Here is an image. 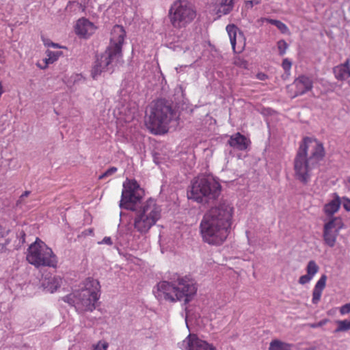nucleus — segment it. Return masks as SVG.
Returning a JSON list of instances; mask_svg holds the SVG:
<instances>
[{
	"instance_id": "nucleus-1",
	"label": "nucleus",
	"mask_w": 350,
	"mask_h": 350,
	"mask_svg": "<svg viewBox=\"0 0 350 350\" xmlns=\"http://www.w3.org/2000/svg\"><path fill=\"white\" fill-rule=\"evenodd\" d=\"M234 215V207L226 200L220 201L203 216L200 224V234L204 243L221 245L228 237Z\"/></svg>"
},
{
	"instance_id": "nucleus-2",
	"label": "nucleus",
	"mask_w": 350,
	"mask_h": 350,
	"mask_svg": "<svg viewBox=\"0 0 350 350\" xmlns=\"http://www.w3.org/2000/svg\"><path fill=\"white\" fill-rule=\"evenodd\" d=\"M126 31L121 25L113 26L111 31L109 44L105 51L98 55L92 70V76L96 79L102 72H107L122 62V45Z\"/></svg>"
},
{
	"instance_id": "nucleus-3",
	"label": "nucleus",
	"mask_w": 350,
	"mask_h": 350,
	"mask_svg": "<svg viewBox=\"0 0 350 350\" xmlns=\"http://www.w3.org/2000/svg\"><path fill=\"white\" fill-rule=\"evenodd\" d=\"M171 282L161 281L157 284L156 297L171 302L184 300L191 301L197 292L196 283L190 275L181 276L175 274Z\"/></svg>"
},
{
	"instance_id": "nucleus-4",
	"label": "nucleus",
	"mask_w": 350,
	"mask_h": 350,
	"mask_svg": "<svg viewBox=\"0 0 350 350\" xmlns=\"http://www.w3.org/2000/svg\"><path fill=\"white\" fill-rule=\"evenodd\" d=\"M175 114L172 106L164 100L152 101L146 111V125L152 133H165Z\"/></svg>"
},
{
	"instance_id": "nucleus-5",
	"label": "nucleus",
	"mask_w": 350,
	"mask_h": 350,
	"mask_svg": "<svg viewBox=\"0 0 350 350\" xmlns=\"http://www.w3.org/2000/svg\"><path fill=\"white\" fill-rule=\"evenodd\" d=\"M221 190V185L213 178L200 176L193 181L188 197L197 202H208L211 200H216Z\"/></svg>"
},
{
	"instance_id": "nucleus-6",
	"label": "nucleus",
	"mask_w": 350,
	"mask_h": 350,
	"mask_svg": "<svg viewBox=\"0 0 350 350\" xmlns=\"http://www.w3.org/2000/svg\"><path fill=\"white\" fill-rule=\"evenodd\" d=\"M161 217V207L155 200L149 198L137 212L134 219V228L140 234H146Z\"/></svg>"
},
{
	"instance_id": "nucleus-7",
	"label": "nucleus",
	"mask_w": 350,
	"mask_h": 350,
	"mask_svg": "<svg viewBox=\"0 0 350 350\" xmlns=\"http://www.w3.org/2000/svg\"><path fill=\"white\" fill-rule=\"evenodd\" d=\"M26 259L29 263L37 268L40 267L55 268L58 263L57 257L52 249L39 238L29 245Z\"/></svg>"
},
{
	"instance_id": "nucleus-8",
	"label": "nucleus",
	"mask_w": 350,
	"mask_h": 350,
	"mask_svg": "<svg viewBox=\"0 0 350 350\" xmlns=\"http://www.w3.org/2000/svg\"><path fill=\"white\" fill-rule=\"evenodd\" d=\"M168 16L172 27L180 29L185 27L194 20L196 11L189 1L177 0L172 5Z\"/></svg>"
},
{
	"instance_id": "nucleus-9",
	"label": "nucleus",
	"mask_w": 350,
	"mask_h": 350,
	"mask_svg": "<svg viewBox=\"0 0 350 350\" xmlns=\"http://www.w3.org/2000/svg\"><path fill=\"white\" fill-rule=\"evenodd\" d=\"M100 283L92 278L84 282V287L77 294L76 308L81 312L92 311L96 308V303L100 298Z\"/></svg>"
},
{
	"instance_id": "nucleus-10",
	"label": "nucleus",
	"mask_w": 350,
	"mask_h": 350,
	"mask_svg": "<svg viewBox=\"0 0 350 350\" xmlns=\"http://www.w3.org/2000/svg\"><path fill=\"white\" fill-rule=\"evenodd\" d=\"M144 194V191L135 179L126 178L123 183L120 206L127 210L134 211L136 204L141 201Z\"/></svg>"
},
{
	"instance_id": "nucleus-11",
	"label": "nucleus",
	"mask_w": 350,
	"mask_h": 350,
	"mask_svg": "<svg viewBox=\"0 0 350 350\" xmlns=\"http://www.w3.org/2000/svg\"><path fill=\"white\" fill-rule=\"evenodd\" d=\"M297 154L308 157L311 162L318 163L325 156L323 144L312 137H304L301 143Z\"/></svg>"
},
{
	"instance_id": "nucleus-12",
	"label": "nucleus",
	"mask_w": 350,
	"mask_h": 350,
	"mask_svg": "<svg viewBox=\"0 0 350 350\" xmlns=\"http://www.w3.org/2000/svg\"><path fill=\"white\" fill-rule=\"evenodd\" d=\"M317 165L314 162H311L308 157L297 153L294 159L295 179L306 185L310 180L312 169Z\"/></svg>"
},
{
	"instance_id": "nucleus-13",
	"label": "nucleus",
	"mask_w": 350,
	"mask_h": 350,
	"mask_svg": "<svg viewBox=\"0 0 350 350\" xmlns=\"http://www.w3.org/2000/svg\"><path fill=\"white\" fill-rule=\"evenodd\" d=\"M345 227L340 217H332L325 221L323 230V238L325 244L333 247L336 242L340 231Z\"/></svg>"
},
{
	"instance_id": "nucleus-14",
	"label": "nucleus",
	"mask_w": 350,
	"mask_h": 350,
	"mask_svg": "<svg viewBox=\"0 0 350 350\" xmlns=\"http://www.w3.org/2000/svg\"><path fill=\"white\" fill-rule=\"evenodd\" d=\"M230 44L232 50L236 53H241L245 46V38L243 32L239 31L238 27L234 24H230L226 26Z\"/></svg>"
},
{
	"instance_id": "nucleus-15",
	"label": "nucleus",
	"mask_w": 350,
	"mask_h": 350,
	"mask_svg": "<svg viewBox=\"0 0 350 350\" xmlns=\"http://www.w3.org/2000/svg\"><path fill=\"white\" fill-rule=\"evenodd\" d=\"M183 350H217L206 341L199 338L196 334H189L183 341Z\"/></svg>"
},
{
	"instance_id": "nucleus-16",
	"label": "nucleus",
	"mask_w": 350,
	"mask_h": 350,
	"mask_svg": "<svg viewBox=\"0 0 350 350\" xmlns=\"http://www.w3.org/2000/svg\"><path fill=\"white\" fill-rule=\"evenodd\" d=\"M296 88L295 96H300L312 90L313 88L312 79L306 75L298 77L294 81Z\"/></svg>"
},
{
	"instance_id": "nucleus-17",
	"label": "nucleus",
	"mask_w": 350,
	"mask_h": 350,
	"mask_svg": "<svg viewBox=\"0 0 350 350\" xmlns=\"http://www.w3.org/2000/svg\"><path fill=\"white\" fill-rule=\"evenodd\" d=\"M228 144L230 147L243 151L247 149L251 142L250 139L238 132L230 137Z\"/></svg>"
},
{
	"instance_id": "nucleus-18",
	"label": "nucleus",
	"mask_w": 350,
	"mask_h": 350,
	"mask_svg": "<svg viewBox=\"0 0 350 350\" xmlns=\"http://www.w3.org/2000/svg\"><path fill=\"white\" fill-rule=\"evenodd\" d=\"M94 25L85 18H81L77 21L75 32L77 35L82 37H89L94 33L95 31Z\"/></svg>"
},
{
	"instance_id": "nucleus-19",
	"label": "nucleus",
	"mask_w": 350,
	"mask_h": 350,
	"mask_svg": "<svg viewBox=\"0 0 350 350\" xmlns=\"http://www.w3.org/2000/svg\"><path fill=\"white\" fill-rule=\"evenodd\" d=\"M335 78L338 81H345L350 77V59H347L342 64L333 68Z\"/></svg>"
},
{
	"instance_id": "nucleus-20",
	"label": "nucleus",
	"mask_w": 350,
	"mask_h": 350,
	"mask_svg": "<svg viewBox=\"0 0 350 350\" xmlns=\"http://www.w3.org/2000/svg\"><path fill=\"white\" fill-rule=\"evenodd\" d=\"M326 281H327V276L326 275L323 274L321 276L319 280L316 283L313 291H312V302L314 304H317L321 297V295L323 293V291L324 290L325 286H326Z\"/></svg>"
},
{
	"instance_id": "nucleus-21",
	"label": "nucleus",
	"mask_w": 350,
	"mask_h": 350,
	"mask_svg": "<svg viewBox=\"0 0 350 350\" xmlns=\"http://www.w3.org/2000/svg\"><path fill=\"white\" fill-rule=\"evenodd\" d=\"M341 204V201L338 196L336 195L334 198L325 204L323 207L324 213L326 215L333 217V215L338 211Z\"/></svg>"
},
{
	"instance_id": "nucleus-22",
	"label": "nucleus",
	"mask_w": 350,
	"mask_h": 350,
	"mask_svg": "<svg viewBox=\"0 0 350 350\" xmlns=\"http://www.w3.org/2000/svg\"><path fill=\"white\" fill-rule=\"evenodd\" d=\"M234 0H220L217 6V14L219 16L229 14L234 8Z\"/></svg>"
},
{
	"instance_id": "nucleus-23",
	"label": "nucleus",
	"mask_w": 350,
	"mask_h": 350,
	"mask_svg": "<svg viewBox=\"0 0 350 350\" xmlns=\"http://www.w3.org/2000/svg\"><path fill=\"white\" fill-rule=\"evenodd\" d=\"M62 284V278L59 275H55L49 279L47 284L44 283L45 286L50 293H53L56 291Z\"/></svg>"
},
{
	"instance_id": "nucleus-24",
	"label": "nucleus",
	"mask_w": 350,
	"mask_h": 350,
	"mask_svg": "<svg viewBox=\"0 0 350 350\" xmlns=\"http://www.w3.org/2000/svg\"><path fill=\"white\" fill-rule=\"evenodd\" d=\"M269 350H291V345L279 340H273L270 342Z\"/></svg>"
},
{
	"instance_id": "nucleus-25",
	"label": "nucleus",
	"mask_w": 350,
	"mask_h": 350,
	"mask_svg": "<svg viewBox=\"0 0 350 350\" xmlns=\"http://www.w3.org/2000/svg\"><path fill=\"white\" fill-rule=\"evenodd\" d=\"M319 267L314 260H310L306 266L307 275L311 278H314L316 273H318Z\"/></svg>"
},
{
	"instance_id": "nucleus-26",
	"label": "nucleus",
	"mask_w": 350,
	"mask_h": 350,
	"mask_svg": "<svg viewBox=\"0 0 350 350\" xmlns=\"http://www.w3.org/2000/svg\"><path fill=\"white\" fill-rule=\"evenodd\" d=\"M62 54V53L60 51H51L48 50L46 51L47 58L45 59L46 64L53 63Z\"/></svg>"
},
{
	"instance_id": "nucleus-27",
	"label": "nucleus",
	"mask_w": 350,
	"mask_h": 350,
	"mask_svg": "<svg viewBox=\"0 0 350 350\" xmlns=\"http://www.w3.org/2000/svg\"><path fill=\"white\" fill-rule=\"evenodd\" d=\"M336 323L338 327L335 329V332H345L350 329V321L340 320L337 321Z\"/></svg>"
},
{
	"instance_id": "nucleus-28",
	"label": "nucleus",
	"mask_w": 350,
	"mask_h": 350,
	"mask_svg": "<svg viewBox=\"0 0 350 350\" xmlns=\"http://www.w3.org/2000/svg\"><path fill=\"white\" fill-rule=\"evenodd\" d=\"M269 23L275 25L282 33H285L288 31V27L282 21L273 19L269 21Z\"/></svg>"
},
{
	"instance_id": "nucleus-29",
	"label": "nucleus",
	"mask_w": 350,
	"mask_h": 350,
	"mask_svg": "<svg viewBox=\"0 0 350 350\" xmlns=\"http://www.w3.org/2000/svg\"><path fill=\"white\" fill-rule=\"evenodd\" d=\"M10 243V239L8 238V232L0 226V245L6 246Z\"/></svg>"
},
{
	"instance_id": "nucleus-30",
	"label": "nucleus",
	"mask_w": 350,
	"mask_h": 350,
	"mask_svg": "<svg viewBox=\"0 0 350 350\" xmlns=\"http://www.w3.org/2000/svg\"><path fill=\"white\" fill-rule=\"evenodd\" d=\"M277 46L280 55H283L285 54L288 45L284 40H280L277 42Z\"/></svg>"
},
{
	"instance_id": "nucleus-31",
	"label": "nucleus",
	"mask_w": 350,
	"mask_h": 350,
	"mask_svg": "<svg viewBox=\"0 0 350 350\" xmlns=\"http://www.w3.org/2000/svg\"><path fill=\"white\" fill-rule=\"evenodd\" d=\"M118 171V168L116 167H111L108 170H107L104 173L100 174L98 177L99 180L104 179L108 176H111L116 173Z\"/></svg>"
},
{
	"instance_id": "nucleus-32",
	"label": "nucleus",
	"mask_w": 350,
	"mask_h": 350,
	"mask_svg": "<svg viewBox=\"0 0 350 350\" xmlns=\"http://www.w3.org/2000/svg\"><path fill=\"white\" fill-rule=\"evenodd\" d=\"M282 66L286 72L289 73L291 69L292 63L288 59H284L282 62Z\"/></svg>"
},
{
	"instance_id": "nucleus-33",
	"label": "nucleus",
	"mask_w": 350,
	"mask_h": 350,
	"mask_svg": "<svg viewBox=\"0 0 350 350\" xmlns=\"http://www.w3.org/2000/svg\"><path fill=\"white\" fill-rule=\"evenodd\" d=\"M340 313L341 315H345L350 312V302L342 306L340 308Z\"/></svg>"
},
{
	"instance_id": "nucleus-34",
	"label": "nucleus",
	"mask_w": 350,
	"mask_h": 350,
	"mask_svg": "<svg viewBox=\"0 0 350 350\" xmlns=\"http://www.w3.org/2000/svg\"><path fill=\"white\" fill-rule=\"evenodd\" d=\"M312 279V278H311L310 276H309L308 275L306 274V275H301L299 279V283L300 284H306L307 283H309L311 280Z\"/></svg>"
},
{
	"instance_id": "nucleus-35",
	"label": "nucleus",
	"mask_w": 350,
	"mask_h": 350,
	"mask_svg": "<svg viewBox=\"0 0 350 350\" xmlns=\"http://www.w3.org/2000/svg\"><path fill=\"white\" fill-rule=\"evenodd\" d=\"M328 322V319H323L318 323H309L308 326L311 328H317L319 327H322L325 325Z\"/></svg>"
},
{
	"instance_id": "nucleus-36",
	"label": "nucleus",
	"mask_w": 350,
	"mask_h": 350,
	"mask_svg": "<svg viewBox=\"0 0 350 350\" xmlns=\"http://www.w3.org/2000/svg\"><path fill=\"white\" fill-rule=\"evenodd\" d=\"M260 3V1L259 0H250V1H245V7L247 9L252 8L254 5H258Z\"/></svg>"
},
{
	"instance_id": "nucleus-37",
	"label": "nucleus",
	"mask_w": 350,
	"mask_h": 350,
	"mask_svg": "<svg viewBox=\"0 0 350 350\" xmlns=\"http://www.w3.org/2000/svg\"><path fill=\"white\" fill-rule=\"evenodd\" d=\"M30 193V191H25L19 198L17 201V204H22L24 202L25 198H27Z\"/></svg>"
},
{
	"instance_id": "nucleus-38",
	"label": "nucleus",
	"mask_w": 350,
	"mask_h": 350,
	"mask_svg": "<svg viewBox=\"0 0 350 350\" xmlns=\"http://www.w3.org/2000/svg\"><path fill=\"white\" fill-rule=\"evenodd\" d=\"M342 205L344 208L347 211H350V200L348 198H344L342 202Z\"/></svg>"
},
{
	"instance_id": "nucleus-39",
	"label": "nucleus",
	"mask_w": 350,
	"mask_h": 350,
	"mask_svg": "<svg viewBox=\"0 0 350 350\" xmlns=\"http://www.w3.org/2000/svg\"><path fill=\"white\" fill-rule=\"evenodd\" d=\"M99 243L100 244H107V245H111L113 243H112L111 239L110 237H105L102 240V241L100 242Z\"/></svg>"
},
{
	"instance_id": "nucleus-40",
	"label": "nucleus",
	"mask_w": 350,
	"mask_h": 350,
	"mask_svg": "<svg viewBox=\"0 0 350 350\" xmlns=\"http://www.w3.org/2000/svg\"><path fill=\"white\" fill-rule=\"evenodd\" d=\"M108 347V345L107 343H103L102 346L97 345L93 350H107Z\"/></svg>"
},
{
	"instance_id": "nucleus-41",
	"label": "nucleus",
	"mask_w": 350,
	"mask_h": 350,
	"mask_svg": "<svg viewBox=\"0 0 350 350\" xmlns=\"http://www.w3.org/2000/svg\"><path fill=\"white\" fill-rule=\"evenodd\" d=\"M270 20H272V19H271V18H269L262 17V18H259V19L258 20V23H264V22H267V23H269V21H270Z\"/></svg>"
},
{
	"instance_id": "nucleus-42",
	"label": "nucleus",
	"mask_w": 350,
	"mask_h": 350,
	"mask_svg": "<svg viewBox=\"0 0 350 350\" xmlns=\"http://www.w3.org/2000/svg\"><path fill=\"white\" fill-rule=\"evenodd\" d=\"M267 78L266 75L265 74H258V79L260 80H265Z\"/></svg>"
},
{
	"instance_id": "nucleus-43",
	"label": "nucleus",
	"mask_w": 350,
	"mask_h": 350,
	"mask_svg": "<svg viewBox=\"0 0 350 350\" xmlns=\"http://www.w3.org/2000/svg\"><path fill=\"white\" fill-rule=\"evenodd\" d=\"M46 44L48 46H51L54 48H60V46L57 44H55L53 42L46 43Z\"/></svg>"
},
{
	"instance_id": "nucleus-44",
	"label": "nucleus",
	"mask_w": 350,
	"mask_h": 350,
	"mask_svg": "<svg viewBox=\"0 0 350 350\" xmlns=\"http://www.w3.org/2000/svg\"><path fill=\"white\" fill-rule=\"evenodd\" d=\"M5 248V246H4L3 245H0V253L2 252L3 251H4Z\"/></svg>"
},
{
	"instance_id": "nucleus-45",
	"label": "nucleus",
	"mask_w": 350,
	"mask_h": 350,
	"mask_svg": "<svg viewBox=\"0 0 350 350\" xmlns=\"http://www.w3.org/2000/svg\"><path fill=\"white\" fill-rule=\"evenodd\" d=\"M347 182L350 184V176L347 178Z\"/></svg>"
}]
</instances>
